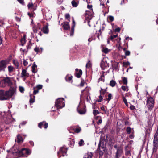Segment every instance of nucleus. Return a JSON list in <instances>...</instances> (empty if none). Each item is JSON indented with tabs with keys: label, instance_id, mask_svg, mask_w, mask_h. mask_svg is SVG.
I'll use <instances>...</instances> for the list:
<instances>
[{
	"label": "nucleus",
	"instance_id": "f257e3e1",
	"mask_svg": "<svg viewBox=\"0 0 158 158\" xmlns=\"http://www.w3.org/2000/svg\"><path fill=\"white\" fill-rule=\"evenodd\" d=\"M15 93L13 89H10L7 91L0 90V100H6L11 98Z\"/></svg>",
	"mask_w": 158,
	"mask_h": 158
},
{
	"label": "nucleus",
	"instance_id": "f03ea898",
	"mask_svg": "<svg viewBox=\"0 0 158 158\" xmlns=\"http://www.w3.org/2000/svg\"><path fill=\"white\" fill-rule=\"evenodd\" d=\"M13 154H15L18 156H24L27 157L26 155H29L31 154V152L30 150L28 149L23 148L21 150L16 149L14 152H12Z\"/></svg>",
	"mask_w": 158,
	"mask_h": 158
},
{
	"label": "nucleus",
	"instance_id": "7ed1b4c3",
	"mask_svg": "<svg viewBox=\"0 0 158 158\" xmlns=\"http://www.w3.org/2000/svg\"><path fill=\"white\" fill-rule=\"evenodd\" d=\"M64 99L63 98H60L56 99L55 102V106L57 109H60L65 106Z\"/></svg>",
	"mask_w": 158,
	"mask_h": 158
},
{
	"label": "nucleus",
	"instance_id": "20e7f679",
	"mask_svg": "<svg viewBox=\"0 0 158 158\" xmlns=\"http://www.w3.org/2000/svg\"><path fill=\"white\" fill-rule=\"evenodd\" d=\"M106 145V143H104L102 140L100 141L98 149L100 155L102 156L103 154L105 151Z\"/></svg>",
	"mask_w": 158,
	"mask_h": 158
},
{
	"label": "nucleus",
	"instance_id": "39448f33",
	"mask_svg": "<svg viewBox=\"0 0 158 158\" xmlns=\"http://www.w3.org/2000/svg\"><path fill=\"white\" fill-rule=\"evenodd\" d=\"M147 102V107L149 110H152L154 107V100L153 98L152 97L148 98Z\"/></svg>",
	"mask_w": 158,
	"mask_h": 158
},
{
	"label": "nucleus",
	"instance_id": "423d86ee",
	"mask_svg": "<svg viewBox=\"0 0 158 158\" xmlns=\"http://www.w3.org/2000/svg\"><path fill=\"white\" fill-rule=\"evenodd\" d=\"M67 149L64 147H63L61 148L60 151L58 152V155L59 157H60L61 156V154L63 156H64L66 153Z\"/></svg>",
	"mask_w": 158,
	"mask_h": 158
},
{
	"label": "nucleus",
	"instance_id": "0eeeda50",
	"mask_svg": "<svg viewBox=\"0 0 158 158\" xmlns=\"http://www.w3.org/2000/svg\"><path fill=\"white\" fill-rule=\"evenodd\" d=\"M85 17L89 23V20L92 18V11H86L85 14Z\"/></svg>",
	"mask_w": 158,
	"mask_h": 158
},
{
	"label": "nucleus",
	"instance_id": "6e6552de",
	"mask_svg": "<svg viewBox=\"0 0 158 158\" xmlns=\"http://www.w3.org/2000/svg\"><path fill=\"white\" fill-rule=\"evenodd\" d=\"M8 63V61L6 60H2L0 62V71L4 70Z\"/></svg>",
	"mask_w": 158,
	"mask_h": 158
},
{
	"label": "nucleus",
	"instance_id": "1a4fd4ad",
	"mask_svg": "<svg viewBox=\"0 0 158 158\" xmlns=\"http://www.w3.org/2000/svg\"><path fill=\"white\" fill-rule=\"evenodd\" d=\"M153 146L157 147L158 146V134L157 132L154 135Z\"/></svg>",
	"mask_w": 158,
	"mask_h": 158
},
{
	"label": "nucleus",
	"instance_id": "9d476101",
	"mask_svg": "<svg viewBox=\"0 0 158 158\" xmlns=\"http://www.w3.org/2000/svg\"><path fill=\"white\" fill-rule=\"evenodd\" d=\"M109 64L107 63L106 61H102L101 63V67L104 70L108 68Z\"/></svg>",
	"mask_w": 158,
	"mask_h": 158
},
{
	"label": "nucleus",
	"instance_id": "9b49d317",
	"mask_svg": "<svg viewBox=\"0 0 158 158\" xmlns=\"http://www.w3.org/2000/svg\"><path fill=\"white\" fill-rule=\"evenodd\" d=\"M6 85L11 86L12 84V79L10 77H7L5 78Z\"/></svg>",
	"mask_w": 158,
	"mask_h": 158
},
{
	"label": "nucleus",
	"instance_id": "f8f14e48",
	"mask_svg": "<svg viewBox=\"0 0 158 158\" xmlns=\"http://www.w3.org/2000/svg\"><path fill=\"white\" fill-rule=\"evenodd\" d=\"M44 125V128H47L48 127V124L47 123H45L44 121L40 122L38 124V127L40 128H42L43 127V125Z\"/></svg>",
	"mask_w": 158,
	"mask_h": 158
},
{
	"label": "nucleus",
	"instance_id": "ddd939ff",
	"mask_svg": "<svg viewBox=\"0 0 158 158\" xmlns=\"http://www.w3.org/2000/svg\"><path fill=\"white\" fill-rule=\"evenodd\" d=\"M27 6L28 9L29 10H34L36 9V7H35L33 4L31 2L29 3L28 4Z\"/></svg>",
	"mask_w": 158,
	"mask_h": 158
},
{
	"label": "nucleus",
	"instance_id": "4468645a",
	"mask_svg": "<svg viewBox=\"0 0 158 158\" xmlns=\"http://www.w3.org/2000/svg\"><path fill=\"white\" fill-rule=\"evenodd\" d=\"M29 74L27 73L26 70L25 69H23L21 73V77H28Z\"/></svg>",
	"mask_w": 158,
	"mask_h": 158
},
{
	"label": "nucleus",
	"instance_id": "2eb2a0df",
	"mask_svg": "<svg viewBox=\"0 0 158 158\" xmlns=\"http://www.w3.org/2000/svg\"><path fill=\"white\" fill-rule=\"evenodd\" d=\"M32 72L34 73H36L37 72V66L35 64V63L34 62L32 66Z\"/></svg>",
	"mask_w": 158,
	"mask_h": 158
},
{
	"label": "nucleus",
	"instance_id": "dca6fc26",
	"mask_svg": "<svg viewBox=\"0 0 158 158\" xmlns=\"http://www.w3.org/2000/svg\"><path fill=\"white\" fill-rule=\"evenodd\" d=\"M15 121V119L12 118H7L5 120V123L6 124H9L11 122H14Z\"/></svg>",
	"mask_w": 158,
	"mask_h": 158
},
{
	"label": "nucleus",
	"instance_id": "f3484780",
	"mask_svg": "<svg viewBox=\"0 0 158 158\" xmlns=\"http://www.w3.org/2000/svg\"><path fill=\"white\" fill-rule=\"evenodd\" d=\"M71 3L73 7H76L79 3V1L78 0H73Z\"/></svg>",
	"mask_w": 158,
	"mask_h": 158
},
{
	"label": "nucleus",
	"instance_id": "a211bd4d",
	"mask_svg": "<svg viewBox=\"0 0 158 158\" xmlns=\"http://www.w3.org/2000/svg\"><path fill=\"white\" fill-rule=\"evenodd\" d=\"M6 82L5 81V79H4L2 80H1L0 81V87H4L6 85Z\"/></svg>",
	"mask_w": 158,
	"mask_h": 158
},
{
	"label": "nucleus",
	"instance_id": "6ab92c4d",
	"mask_svg": "<svg viewBox=\"0 0 158 158\" xmlns=\"http://www.w3.org/2000/svg\"><path fill=\"white\" fill-rule=\"evenodd\" d=\"M93 156L91 152H88L86 153L83 158H92Z\"/></svg>",
	"mask_w": 158,
	"mask_h": 158
},
{
	"label": "nucleus",
	"instance_id": "aec40b11",
	"mask_svg": "<svg viewBox=\"0 0 158 158\" xmlns=\"http://www.w3.org/2000/svg\"><path fill=\"white\" fill-rule=\"evenodd\" d=\"M48 25L47 24L46 26L44 27L43 28V31L44 33L47 34L48 32Z\"/></svg>",
	"mask_w": 158,
	"mask_h": 158
},
{
	"label": "nucleus",
	"instance_id": "412c9836",
	"mask_svg": "<svg viewBox=\"0 0 158 158\" xmlns=\"http://www.w3.org/2000/svg\"><path fill=\"white\" fill-rule=\"evenodd\" d=\"M26 35H24L21 40V43L22 46L24 45L26 42Z\"/></svg>",
	"mask_w": 158,
	"mask_h": 158
},
{
	"label": "nucleus",
	"instance_id": "4be33fe9",
	"mask_svg": "<svg viewBox=\"0 0 158 158\" xmlns=\"http://www.w3.org/2000/svg\"><path fill=\"white\" fill-rule=\"evenodd\" d=\"M63 27L64 28L65 30L69 29L70 28L69 23L66 22H64L63 23Z\"/></svg>",
	"mask_w": 158,
	"mask_h": 158
},
{
	"label": "nucleus",
	"instance_id": "5701e85b",
	"mask_svg": "<svg viewBox=\"0 0 158 158\" xmlns=\"http://www.w3.org/2000/svg\"><path fill=\"white\" fill-rule=\"evenodd\" d=\"M15 141H16L18 143L22 142L23 141V138L20 135H18L17 136V139L15 140Z\"/></svg>",
	"mask_w": 158,
	"mask_h": 158
},
{
	"label": "nucleus",
	"instance_id": "b1692460",
	"mask_svg": "<svg viewBox=\"0 0 158 158\" xmlns=\"http://www.w3.org/2000/svg\"><path fill=\"white\" fill-rule=\"evenodd\" d=\"M82 70L80 69L79 71L77 72L76 73V76L77 78H80L82 74Z\"/></svg>",
	"mask_w": 158,
	"mask_h": 158
},
{
	"label": "nucleus",
	"instance_id": "393cba45",
	"mask_svg": "<svg viewBox=\"0 0 158 158\" xmlns=\"http://www.w3.org/2000/svg\"><path fill=\"white\" fill-rule=\"evenodd\" d=\"M128 147L127 146L125 148V155L127 156H130L131 155V153L130 150H128L127 149Z\"/></svg>",
	"mask_w": 158,
	"mask_h": 158
},
{
	"label": "nucleus",
	"instance_id": "a878e982",
	"mask_svg": "<svg viewBox=\"0 0 158 158\" xmlns=\"http://www.w3.org/2000/svg\"><path fill=\"white\" fill-rule=\"evenodd\" d=\"M122 81L123 82V84L125 85H127V78L125 77H122Z\"/></svg>",
	"mask_w": 158,
	"mask_h": 158
},
{
	"label": "nucleus",
	"instance_id": "bb28decb",
	"mask_svg": "<svg viewBox=\"0 0 158 158\" xmlns=\"http://www.w3.org/2000/svg\"><path fill=\"white\" fill-rule=\"evenodd\" d=\"M116 84V82L115 81L113 80H112L110 82V85L111 87H113Z\"/></svg>",
	"mask_w": 158,
	"mask_h": 158
},
{
	"label": "nucleus",
	"instance_id": "cd10ccee",
	"mask_svg": "<svg viewBox=\"0 0 158 158\" xmlns=\"http://www.w3.org/2000/svg\"><path fill=\"white\" fill-rule=\"evenodd\" d=\"M79 113L80 114H84L86 112V110L85 108L82 109H80L78 110Z\"/></svg>",
	"mask_w": 158,
	"mask_h": 158
},
{
	"label": "nucleus",
	"instance_id": "c85d7f7f",
	"mask_svg": "<svg viewBox=\"0 0 158 158\" xmlns=\"http://www.w3.org/2000/svg\"><path fill=\"white\" fill-rule=\"evenodd\" d=\"M107 20L110 22H112L114 20V18L113 16H108Z\"/></svg>",
	"mask_w": 158,
	"mask_h": 158
},
{
	"label": "nucleus",
	"instance_id": "c756f323",
	"mask_svg": "<svg viewBox=\"0 0 158 158\" xmlns=\"http://www.w3.org/2000/svg\"><path fill=\"white\" fill-rule=\"evenodd\" d=\"M104 76L103 75H102L100 78L98 79V82L100 81L104 82Z\"/></svg>",
	"mask_w": 158,
	"mask_h": 158
},
{
	"label": "nucleus",
	"instance_id": "7c9ffc66",
	"mask_svg": "<svg viewBox=\"0 0 158 158\" xmlns=\"http://www.w3.org/2000/svg\"><path fill=\"white\" fill-rule=\"evenodd\" d=\"M28 60L27 59H23V64L24 66H26L28 64Z\"/></svg>",
	"mask_w": 158,
	"mask_h": 158
},
{
	"label": "nucleus",
	"instance_id": "2f4dec72",
	"mask_svg": "<svg viewBox=\"0 0 158 158\" xmlns=\"http://www.w3.org/2000/svg\"><path fill=\"white\" fill-rule=\"evenodd\" d=\"M121 88L124 91H127L128 90V87L127 86V85L122 86L121 87Z\"/></svg>",
	"mask_w": 158,
	"mask_h": 158
},
{
	"label": "nucleus",
	"instance_id": "473e14b6",
	"mask_svg": "<svg viewBox=\"0 0 158 158\" xmlns=\"http://www.w3.org/2000/svg\"><path fill=\"white\" fill-rule=\"evenodd\" d=\"M72 77V76H69L68 75H67L65 78L66 81H70L71 80Z\"/></svg>",
	"mask_w": 158,
	"mask_h": 158
},
{
	"label": "nucleus",
	"instance_id": "72a5a7b5",
	"mask_svg": "<svg viewBox=\"0 0 158 158\" xmlns=\"http://www.w3.org/2000/svg\"><path fill=\"white\" fill-rule=\"evenodd\" d=\"M102 51L104 53H107L109 52V50L106 48H103Z\"/></svg>",
	"mask_w": 158,
	"mask_h": 158
},
{
	"label": "nucleus",
	"instance_id": "f704fd0d",
	"mask_svg": "<svg viewBox=\"0 0 158 158\" xmlns=\"http://www.w3.org/2000/svg\"><path fill=\"white\" fill-rule=\"evenodd\" d=\"M91 66V64L89 60L88 61V63L86 64V67L87 68H89Z\"/></svg>",
	"mask_w": 158,
	"mask_h": 158
},
{
	"label": "nucleus",
	"instance_id": "c9c22d12",
	"mask_svg": "<svg viewBox=\"0 0 158 158\" xmlns=\"http://www.w3.org/2000/svg\"><path fill=\"white\" fill-rule=\"evenodd\" d=\"M106 92V89H103L102 88H101V89L100 91V94L102 95H104L105 94Z\"/></svg>",
	"mask_w": 158,
	"mask_h": 158
},
{
	"label": "nucleus",
	"instance_id": "e433bc0d",
	"mask_svg": "<svg viewBox=\"0 0 158 158\" xmlns=\"http://www.w3.org/2000/svg\"><path fill=\"white\" fill-rule=\"evenodd\" d=\"M93 114L94 116H95L99 114V112L97 110H93Z\"/></svg>",
	"mask_w": 158,
	"mask_h": 158
},
{
	"label": "nucleus",
	"instance_id": "4c0bfd02",
	"mask_svg": "<svg viewBox=\"0 0 158 158\" xmlns=\"http://www.w3.org/2000/svg\"><path fill=\"white\" fill-rule=\"evenodd\" d=\"M13 63L14 65L17 68L19 67V63L17 60H13Z\"/></svg>",
	"mask_w": 158,
	"mask_h": 158
},
{
	"label": "nucleus",
	"instance_id": "58836bf2",
	"mask_svg": "<svg viewBox=\"0 0 158 158\" xmlns=\"http://www.w3.org/2000/svg\"><path fill=\"white\" fill-rule=\"evenodd\" d=\"M74 27H72L71 30L70 32V35L71 36H73L74 34Z\"/></svg>",
	"mask_w": 158,
	"mask_h": 158
},
{
	"label": "nucleus",
	"instance_id": "ea45409f",
	"mask_svg": "<svg viewBox=\"0 0 158 158\" xmlns=\"http://www.w3.org/2000/svg\"><path fill=\"white\" fill-rule=\"evenodd\" d=\"M78 144L79 146H82L84 145V141L83 139H81L79 142Z\"/></svg>",
	"mask_w": 158,
	"mask_h": 158
},
{
	"label": "nucleus",
	"instance_id": "a19ab883",
	"mask_svg": "<svg viewBox=\"0 0 158 158\" xmlns=\"http://www.w3.org/2000/svg\"><path fill=\"white\" fill-rule=\"evenodd\" d=\"M112 94H111L110 93L108 94L107 96V98H106V99L108 101H110L111 99L112 98Z\"/></svg>",
	"mask_w": 158,
	"mask_h": 158
},
{
	"label": "nucleus",
	"instance_id": "79ce46f5",
	"mask_svg": "<svg viewBox=\"0 0 158 158\" xmlns=\"http://www.w3.org/2000/svg\"><path fill=\"white\" fill-rule=\"evenodd\" d=\"M131 129L130 127H127L126 129V131H127V133L128 134H129L131 132Z\"/></svg>",
	"mask_w": 158,
	"mask_h": 158
},
{
	"label": "nucleus",
	"instance_id": "37998d69",
	"mask_svg": "<svg viewBox=\"0 0 158 158\" xmlns=\"http://www.w3.org/2000/svg\"><path fill=\"white\" fill-rule=\"evenodd\" d=\"M117 36L118 35H111L110 37L111 40L113 41V39L114 38H116Z\"/></svg>",
	"mask_w": 158,
	"mask_h": 158
},
{
	"label": "nucleus",
	"instance_id": "c03bdc74",
	"mask_svg": "<svg viewBox=\"0 0 158 158\" xmlns=\"http://www.w3.org/2000/svg\"><path fill=\"white\" fill-rule=\"evenodd\" d=\"M40 50H41V51H42V48H40V49H39V48H35L34 49L35 51L37 52H39L40 51Z\"/></svg>",
	"mask_w": 158,
	"mask_h": 158
},
{
	"label": "nucleus",
	"instance_id": "a18cd8bd",
	"mask_svg": "<svg viewBox=\"0 0 158 158\" xmlns=\"http://www.w3.org/2000/svg\"><path fill=\"white\" fill-rule=\"evenodd\" d=\"M81 130V128L80 127H78L76 128L75 130V131L77 133H79L80 132Z\"/></svg>",
	"mask_w": 158,
	"mask_h": 158
},
{
	"label": "nucleus",
	"instance_id": "49530a36",
	"mask_svg": "<svg viewBox=\"0 0 158 158\" xmlns=\"http://www.w3.org/2000/svg\"><path fill=\"white\" fill-rule=\"evenodd\" d=\"M8 69L9 72H11L13 70V68L12 66H10L8 67Z\"/></svg>",
	"mask_w": 158,
	"mask_h": 158
},
{
	"label": "nucleus",
	"instance_id": "de8ad7c7",
	"mask_svg": "<svg viewBox=\"0 0 158 158\" xmlns=\"http://www.w3.org/2000/svg\"><path fill=\"white\" fill-rule=\"evenodd\" d=\"M101 95H102L100 94L99 97V99L98 100V102H101L103 99L102 97L101 96Z\"/></svg>",
	"mask_w": 158,
	"mask_h": 158
},
{
	"label": "nucleus",
	"instance_id": "09e8293b",
	"mask_svg": "<svg viewBox=\"0 0 158 158\" xmlns=\"http://www.w3.org/2000/svg\"><path fill=\"white\" fill-rule=\"evenodd\" d=\"M123 65L124 66H127L130 65V63L128 62H124L123 63Z\"/></svg>",
	"mask_w": 158,
	"mask_h": 158
},
{
	"label": "nucleus",
	"instance_id": "8fccbe9b",
	"mask_svg": "<svg viewBox=\"0 0 158 158\" xmlns=\"http://www.w3.org/2000/svg\"><path fill=\"white\" fill-rule=\"evenodd\" d=\"M19 90L21 92H23L24 91V89L23 87L22 86L19 87Z\"/></svg>",
	"mask_w": 158,
	"mask_h": 158
},
{
	"label": "nucleus",
	"instance_id": "3c124183",
	"mask_svg": "<svg viewBox=\"0 0 158 158\" xmlns=\"http://www.w3.org/2000/svg\"><path fill=\"white\" fill-rule=\"evenodd\" d=\"M157 149V147L156 146H153V152H155Z\"/></svg>",
	"mask_w": 158,
	"mask_h": 158
},
{
	"label": "nucleus",
	"instance_id": "603ef678",
	"mask_svg": "<svg viewBox=\"0 0 158 158\" xmlns=\"http://www.w3.org/2000/svg\"><path fill=\"white\" fill-rule=\"evenodd\" d=\"M32 44L30 43V41H29V43L28 44V45L27 46V49L30 48L31 47Z\"/></svg>",
	"mask_w": 158,
	"mask_h": 158
},
{
	"label": "nucleus",
	"instance_id": "864d4df0",
	"mask_svg": "<svg viewBox=\"0 0 158 158\" xmlns=\"http://www.w3.org/2000/svg\"><path fill=\"white\" fill-rule=\"evenodd\" d=\"M33 30L34 32L35 33H37V29L36 27L35 26H34L33 27Z\"/></svg>",
	"mask_w": 158,
	"mask_h": 158
},
{
	"label": "nucleus",
	"instance_id": "5fc2aeb1",
	"mask_svg": "<svg viewBox=\"0 0 158 158\" xmlns=\"http://www.w3.org/2000/svg\"><path fill=\"white\" fill-rule=\"evenodd\" d=\"M84 84H85V82H84V81H83V80L81 81L79 85L80 86H81V87H82L84 85Z\"/></svg>",
	"mask_w": 158,
	"mask_h": 158
},
{
	"label": "nucleus",
	"instance_id": "6e6d98bb",
	"mask_svg": "<svg viewBox=\"0 0 158 158\" xmlns=\"http://www.w3.org/2000/svg\"><path fill=\"white\" fill-rule=\"evenodd\" d=\"M130 108L131 110H134L135 109V107L134 106L131 105L130 106Z\"/></svg>",
	"mask_w": 158,
	"mask_h": 158
},
{
	"label": "nucleus",
	"instance_id": "4d7b16f0",
	"mask_svg": "<svg viewBox=\"0 0 158 158\" xmlns=\"http://www.w3.org/2000/svg\"><path fill=\"white\" fill-rule=\"evenodd\" d=\"M39 90L41 89L42 88V86L41 85H37L36 87Z\"/></svg>",
	"mask_w": 158,
	"mask_h": 158
},
{
	"label": "nucleus",
	"instance_id": "13d9d810",
	"mask_svg": "<svg viewBox=\"0 0 158 158\" xmlns=\"http://www.w3.org/2000/svg\"><path fill=\"white\" fill-rule=\"evenodd\" d=\"M21 4L24 5L23 0H17Z\"/></svg>",
	"mask_w": 158,
	"mask_h": 158
},
{
	"label": "nucleus",
	"instance_id": "bf43d9fd",
	"mask_svg": "<svg viewBox=\"0 0 158 158\" xmlns=\"http://www.w3.org/2000/svg\"><path fill=\"white\" fill-rule=\"evenodd\" d=\"M87 8L89 9L92 10V5H87Z\"/></svg>",
	"mask_w": 158,
	"mask_h": 158
},
{
	"label": "nucleus",
	"instance_id": "052dcab7",
	"mask_svg": "<svg viewBox=\"0 0 158 158\" xmlns=\"http://www.w3.org/2000/svg\"><path fill=\"white\" fill-rule=\"evenodd\" d=\"M20 51H22L24 53H27V50L24 49H23L22 48H21L20 49Z\"/></svg>",
	"mask_w": 158,
	"mask_h": 158
},
{
	"label": "nucleus",
	"instance_id": "680f3d73",
	"mask_svg": "<svg viewBox=\"0 0 158 158\" xmlns=\"http://www.w3.org/2000/svg\"><path fill=\"white\" fill-rule=\"evenodd\" d=\"M125 54L126 56H129L130 54V52L129 51H126L125 52Z\"/></svg>",
	"mask_w": 158,
	"mask_h": 158
},
{
	"label": "nucleus",
	"instance_id": "e2e57ef3",
	"mask_svg": "<svg viewBox=\"0 0 158 158\" xmlns=\"http://www.w3.org/2000/svg\"><path fill=\"white\" fill-rule=\"evenodd\" d=\"M39 92L38 89H35L33 92V94H36L38 93Z\"/></svg>",
	"mask_w": 158,
	"mask_h": 158
},
{
	"label": "nucleus",
	"instance_id": "0e129e2a",
	"mask_svg": "<svg viewBox=\"0 0 158 158\" xmlns=\"http://www.w3.org/2000/svg\"><path fill=\"white\" fill-rule=\"evenodd\" d=\"M123 99L124 103H127V100L124 96L123 97Z\"/></svg>",
	"mask_w": 158,
	"mask_h": 158
},
{
	"label": "nucleus",
	"instance_id": "69168bd1",
	"mask_svg": "<svg viewBox=\"0 0 158 158\" xmlns=\"http://www.w3.org/2000/svg\"><path fill=\"white\" fill-rule=\"evenodd\" d=\"M120 30V28L119 27H118L117 28H116L115 29V32H119Z\"/></svg>",
	"mask_w": 158,
	"mask_h": 158
},
{
	"label": "nucleus",
	"instance_id": "338daca9",
	"mask_svg": "<svg viewBox=\"0 0 158 158\" xmlns=\"http://www.w3.org/2000/svg\"><path fill=\"white\" fill-rule=\"evenodd\" d=\"M119 46L118 47V49L119 50H120L122 49L123 48L121 46L120 44L119 43V44H118Z\"/></svg>",
	"mask_w": 158,
	"mask_h": 158
},
{
	"label": "nucleus",
	"instance_id": "774afa93",
	"mask_svg": "<svg viewBox=\"0 0 158 158\" xmlns=\"http://www.w3.org/2000/svg\"><path fill=\"white\" fill-rule=\"evenodd\" d=\"M65 17L66 19H68L70 15L69 14H67L65 15Z\"/></svg>",
	"mask_w": 158,
	"mask_h": 158
}]
</instances>
